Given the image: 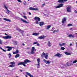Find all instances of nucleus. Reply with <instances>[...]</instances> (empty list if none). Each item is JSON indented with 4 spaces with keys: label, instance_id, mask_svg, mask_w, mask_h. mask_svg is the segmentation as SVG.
<instances>
[{
    "label": "nucleus",
    "instance_id": "nucleus-1",
    "mask_svg": "<svg viewBox=\"0 0 77 77\" xmlns=\"http://www.w3.org/2000/svg\"><path fill=\"white\" fill-rule=\"evenodd\" d=\"M27 62H31V61L28 59H26L24 60V62H20L17 64L18 65H23V64H27Z\"/></svg>",
    "mask_w": 77,
    "mask_h": 77
},
{
    "label": "nucleus",
    "instance_id": "nucleus-2",
    "mask_svg": "<svg viewBox=\"0 0 77 77\" xmlns=\"http://www.w3.org/2000/svg\"><path fill=\"white\" fill-rule=\"evenodd\" d=\"M42 57H44V56H45V58L46 59H48V53H45L44 52H43L42 54Z\"/></svg>",
    "mask_w": 77,
    "mask_h": 77
},
{
    "label": "nucleus",
    "instance_id": "nucleus-3",
    "mask_svg": "<svg viewBox=\"0 0 77 77\" xmlns=\"http://www.w3.org/2000/svg\"><path fill=\"white\" fill-rule=\"evenodd\" d=\"M40 59L39 58H38L37 60V61L38 62V64H36V65L37 66V68H40Z\"/></svg>",
    "mask_w": 77,
    "mask_h": 77
},
{
    "label": "nucleus",
    "instance_id": "nucleus-4",
    "mask_svg": "<svg viewBox=\"0 0 77 77\" xmlns=\"http://www.w3.org/2000/svg\"><path fill=\"white\" fill-rule=\"evenodd\" d=\"M2 38L4 39H11V38H12V37L10 35H7L6 36H3Z\"/></svg>",
    "mask_w": 77,
    "mask_h": 77
},
{
    "label": "nucleus",
    "instance_id": "nucleus-5",
    "mask_svg": "<svg viewBox=\"0 0 77 77\" xmlns=\"http://www.w3.org/2000/svg\"><path fill=\"white\" fill-rule=\"evenodd\" d=\"M29 10L31 11H38L39 8H33L32 7H29Z\"/></svg>",
    "mask_w": 77,
    "mask_h": 77
},
{
    "label": "nucleus",
    "instance_id": "nucleus-6",
    "mask_svg": "<svg viewBox=\"0 0 77 77\" xmlns=\"http://www.w3.org/2000/svg\"><path fill=\"white\" fill-rule=\"evenodd\" d=\"M71 6H69L67 8L66 10L68 12H71Z\"/></svg>",
    "mask_w": 77,
    "mask_h": 77
},
{
    "label": "nucleus",
    "instance_id": "nucleus-7",
    "mask_svg": "<svg viewBox=\"0 0 77 77\" xmlns=\"http://www.w3.org/2000/svg\"><path fill=\"white\" fill-rule=\"evenodd\" d=\"M34 50H35V47H32L31 52V54H34L35 53V52H34Z\"/></svg>",
    "mask_w": 77,
    "mask_h": 77
},
{
    "label": "nucleus",
    "instance_id": "nucleus-8",
    "mask_svg": "<svg viewBox=\"0 0 77 77\" xmlns=\"http://www.w3.org/2000/svg\"><path fill=\"white\" fill-rule=\"evenodd\" d=\"M43 61H44V62L46 63V64H47L48 65H50V63H51V61H50L49 60L47 61L45 59H44Z\"/></svg>",
    "mask_w": 77,
    "mask_h": 77
},
{
    "label": "nucleus",
    "instance_id": "nucleus-9",
    "mask_svg": "<svg viewBox=\"0 0 77 77\" xmlns=\"http://www.w3.org/2000/svg\"><path fill=\"white\" fill-rule=\"evenodd\" d=\"M4 7L5 9H7V11H6V13H7V14H9V12H11V11H9L8 9V7L6 6L5 5H4Z\"/></svg>",
    "mask_w": 77,
    "mask_h": 77
},
{
    "label": "nucleus",
    "instance_id": "nucleus-10",
    "mask_svg": "<svg viewBox=\"0 0 77 77\" xmlns=\"http://www.w3.org/2000/svg\"><path fill=\"white\" fill-rule=\"evenodd\" d=\"M5 48H8L7 50L8 51H10L12 50V47H9V46H6L5 47Z\"/></svg>",
    "mask_w": 77,
    "mask_h": 77
},
{
    "label": "nucleus",
    "instance_id": "nucleus-11",
    "mask_svg": "<svg viewBox=\"0 0 77 77\" xmlns=\"http://www.w3.org/2000/svg\"><path fill=\"white\" fill-rule=\"evenodd\" d=\"M39 24L40 26H42L45 24V23L44 22H39Z\"/></svg>",
    "mask_w": 77,
    "mask_h": 77
},
{
    "label": "nucleus",
    "instance_id": "nucleus-12",
    "mask_svg": "<svg viewBox=\"0 0 77 77\" xmlns=\"http://www.w3.org/2000/svg\"><path fill=\"white\" fill-rule=\"evenodd\" d=\"M55 56L60 57H62V55L59 53H57V54H56L55 55Z\"/></svg>",
    "mask_w": 77,
    "mask_h": 77
},
{
    "label": "nucleus",
    "instance_id": "nucleus-13",
    "mask_svg": "<svg viewBox=\"0 0 77 77\" xmlns=\"http://www.w3.org/2000/svg\"><path fill=\"white\" fill-rule=\"evenodd\" d=\"M35 20H37L38 21H41V19L38 17H35L34 18Z\"/></svg>",
    "mask_w": 77,
    "mask_h": 77
},
{
    "label": "nucleus",
    "instance_id": "nucleus-14",
    "mask_svg": "<svg viewBox=\"0 0 77 77\" xmlns=\"http://www.w3.org/2000/svg\"><path fill=\"white\" fill-rule=\"evenodd\" d=\"M68 0H59L58 1V2L59 3H64L65 2H66Z\"/></svg>",
    "mask_w": 77,
    "mask_h": 77
},
{
    "label": "nucleus",
    "instance_id": "nucleus-15",
    "mask_svg": "<svg viewBox=\"0 0 77 77\" xmlns=\"http://www.w3.org/2000/svg\"><path fill=\"white\" fill-rule=\"evenodd\" d=\"M45 36H39L38 37V39H44V38H45Z\"/></svg>",
    "mask_w": 77,
    "mask_h": 77
},
{
    "label": "nucleus",
    "instance_id": "nucleus-16",
    "mask_svg": "<svg viewBox=\"0 0 77 77\" xmlns=\"http://www.w3.org/2000/svg\"><path fill=\"white\" fill-rule=\"evenodd\" d=\"M21 20V21H23V23H29V22H27V21H26V20H24V19H23L22 18H21L20 19Z\"/></svg>",
    "mask_w": 77,
    "mask_h": 77
},
{
    "label": "nucleus",
    "instance_id": "nucleus-17",
    "mask_svg": "<svg viewBox=\"0 0 77 77\" xmlns=\"http://www.w3.org/2000/svg\"><path fill=\"white\" fill-rule=\"evenodd\" d=\"M65 22H66V18H64L62 19V23H63V24H64Z\"/></svg>",
    "mask_w": 77,
    "mask_h": 77
},
{
    "label": "nucleus",
    "instance_id": "nucleus-18",
    "mask_svg": "<svg viewBox=\"0 0 77 77\" xmlns=\"http://www.w3.org/2000/svg\"><path fill=\"white\" fill-rule=\"evenodd\" d=\"M51 27V25H48V26H47L46 29L47 30H49V29H50V27Z\"/></svg>",
    "mask_w": 77,
    "mask_h": 77
},
{
    "label": "nucleus",
    "instance_id": "nucleus-19",
    "mask_svg": "<svg viewBox=\"0 0 77 77\" xmlns=\"http://www.w3.org/2000/svg\"><path fill=\"white\" fill-rule=\"evenodd\" d=\"M3 20H5V21H9V22L11 21V20H10L7 18H4L3 19Z\"/></svg>",
    "mask_w": 77,
    "mask_h": 77
},
{
    "label": "nucleus",
    "instance_id": "nucleus-20",
    "mask_svg": "<svg viewBox=\"0 0 77 77\" xmlns=\"http://www.w3.org/2000/svg\"><path fill=\"white\" fill-rule=\"evenodd\" d=\"M39 35V33H32V35H34V36H38V35Z\"/></svg>",
    "mask_w": 77,
    "mask_h": 77
},
{
    "label": "nucleus",
    "instance_id": "nucleus-21",
    "mask_svg": "<svg viewBox=\"0 0 77 77\" xmlns=\"http://www.w3.org/2000/svg\"><path fill=\"white\" fill-rule=\"evenodd\" d=\"M64 53L66 54V55H71V53H68L67 52H64Z\"/></svg>",
    "mask_w": 77,
    "mask_h": 77
},
{
    "label": "nucleus",
    "instance_id": "nucleus-22",
    "mask_svg": "<svg viewBox=\"0 0 77 77\" xmlns=\"http://www.w3.org/2000/svg\"><path fill=\"white\" fill-rule=\"evenodd\" d=\"M68 36L69 38H74V35L72 34L69 35Z\"/></svg>",
    "mask_w": 77,
    "mask_h": 77
},
{
    "label": "nucleus",
    "instance_id": "nucleus-23",
    "mask_svg": "<svg viewBox=\"0 0 77 77\" xmlns=\"http://www.w3.org/2000/svg\"><path fill=\"white\" fill-rule=\"evenodd\" d=\"M58 6H59V7H60V8H61V7H63V4H59L58 5Z\"/></svg>",
    "mask_w": 77,
    "mask_h": 77
},
{
    "label": "nucleus",
    "instance_id": "nucleus-24",
    "mask_svg": "<svg viewBox=\"0 0 77 77\" xmlns=\"http://www.w3.org/2000/svg\"><path fill=\"white\" fill-rule=\"evenodd\" d=\"M48 45L49 47H51V44L50 42L49 41L48 42Z\"/></svg>",
    "mask_w": 77,
    "mask_h": 77
},
{
    "label": "nucleus",
    "instance_id": "nucleus-25",
    "mask_svg": "<svg viewBox=\"0 0 77 77\" xmlns=\"http://www.w3.org/2000/svg\"><path fill=\"white\" fill-rule=\"evenodd\" d=\"M11 65H14V64H15V62L14 61L12 62H11L10 63Z\"/></svg>",
    "mask_w": 77,
    "mask_h": 77
},
{
    "label": "nucleus",
    "instance_id": "nucleus-26",
    "mask_svg": "<svg viewBox=\"0 0 77 77\" xmlns=\"http://www.w3.org/2000/svg\"><path fill=\"white\" fill-rule=\"evenodd\" d=\"M14 66H15V65H10L9 66V67H10L11 68H14Z\"/></svg>",
    "mask_w": 77,
    "mask_h": 77
},
{
    "label": "nucleus",
    "instance_id": "nucleus-27",
    "mask_svg": "<svg viewBox=\"0 0 77 77\" xmlns=\"http://www.w3.org/2000/svg\"><path fill=\"white\" fill-rule=\"evenodd\" d=\"M20 56L19 54H17V55L15 56V58H17V57H18Z\"/></svg>",
    "mask_w": 77,
    "mask_h": 77
},
{
    "label": "nucleus",
    "instance_id": "nucleus-28",
    "mask_svg": "<svg viewBox=\"0 0 77 77\" xmlns=\"http://www.w3.org/2000/svg\"><path fill=\"white\" fill-rule=\"evenodd\" d=\"M0 49H1V50H2V51H4V52H6V50L3 49L1 47H0Z\"/></svg>",
    "mask_w": 77,
    "mask_h": 77
},
{
    "label": "nucleus",
    "instance_id": "nucleus-29",
    "mask_svg": "<svg viewBox=\"0 0 77 77\" xmlns=\"http://www.w3.org/2000/svg\"><path fill=\"white\" fill-rule=\"evenodd\" d=\"M14 42L15 45H17L18 42L17 41H14Z\"/></svg>",
    "mask_w": 77,
    "mask_h": 77
},
{
    "label": "nucleus",
    "instance_id": "nucleus-30",
    "mask_svg": "<svg viewBox=\"0 0 77 77\" xmlns=\"http://www.w3.org/2000/svg\"><path fill=\"white\" fill-rule=\"evenodd\" d=\"M8 56H9V58H11V56H12V55H11V53L8 54Z\"/></svg>",
    "mask_w": 77,
    "mask_h": 77
},
{
    "label": "nucleus",
    "instance_id": "nucleus-31",
    "mask_svg": "<svg viewBox=\"0 0 77 77\" xmlns=\"http://www.w3.org/2000/svg\"><path fill=\"white\" fill-rule=\"evenodd\" d=\"M26 74L27 75H29V76L30 75V73H29L28 72H26Z\"/></svg>",
    "mask_w": 77,
    "mask_h": 77
},
{
    "label": "nucleus",
    "instance_id": "nucleus-32",
    "mask_svg": "<svg viewBox=\"0 0 77 77\" xmlns=\"http://www.w3.org/2000/svg\"><path fill=\"white\" fill-rule=\"evenodd\" d=\"M15 52L16 54H17V53H19V50H16Z\"/></svg>",
    "mask_w": 77,
    "mask_h": 77
},
{
    "label": "nucleus",
    "instance_id": "nucleus-33",
    "mask_svg": "<svg viewBox=\"0 0 77 77\" xmlns=\"http://www.w3.org/2000/svg\"><path fill=\"white\" fill-rule=\"evenodd\" d=\"M59 32L58 30H54V32H53V33H56V32Z\"/></svg>",
    "mask_w": 77,
    "mask_h": 77
},
{
    "label": "nucleus",
    "instance_id": "nucleus-34",
    "mask_svg": "<svg viewBox=\"0 0 77 77\" xmlns=\"http://www.w3.org/2000/svg\"><path fill=\"white\" fill-rule=\"evenodd\" d=\"M26 1H24L23 2V4L24 5H26Z\"/></svg>",
    "mask_w": 77,
    "mask_h": 77
},
{
    "label": "nucleus",
    "instance_id": "nucleus-35",
    "mask_svg": "<svg viewBox=\"0 0 77 77\" xmlns=\"http://www.w3.org/2000/svg\"><path fill=\"white\" fill-rule=\"evenodd\" d=\"M61 49L62 50H64L65 49V48L63 47H62L61 48Z\"/></svg>",
    "mask_w": 77,
    "mask_h": 77
},
{
    "label": "nucleus",
    "instance_id": "nucleus-36",
    "mask_svg": "<svg viewBox=\"0 0 77 77\" xmlns=\"http://www.w3.org/2000/svg\"><path fill=\"white\" fill-rule=\"evenodd\" d=\"M68 26H72V25L71 23H69V24H68Z\"/></svg>",
    "mask_w": 77,
    "mask_h": 77
},
{
    "label": "nucleus",
    "instance_id": "nucleus-37",
    "mask_svg": "<svg viewBox=\"0 0 77 77\" xmlns=\"http://www.w3.org/2000/svg\"><path fill=\"white\" fill-rule=\"evenodd\" d=\"M0 44H2V40L0 39Z\"/></svg>",
    "mask_w": 77,
    "mask_h": 77
},
{
    "label": "nucleus",
    "instance_id": "nucleus-38",
    "mask_svg": "<svg viewBox=\"0 0 77 77\" xmlns=\"http://www.w3.org/2000/svg\"><path fill=\"white\" fill-rule=\"evenodd\" d=\"M20 32L22 33H23V32H24V31H23L22 30H21V29L20 30Z\"/></svg>",
    "mask_w": 77,
    "mask_h": 77
},
{
    "label": "nucleus",
    "instance_id": "nucleus-39",
    "mask_svg": "<svg viewBox=\"0 0 77 77\" xmlns=\"http://www.w3.org/2000/svg\"><path fill=\"white\" fill-rule=\"evenodd\" d=\"M77 62V60H75L73 62V63H76V62Z\"/></svg>",
    "mask_w": 77,
    "mask_h": 77
},
{
    "label": "nucleus",
    "instance_id": "nucleus-40",
    "mask_svg": "<svg viewBox=\"0 0 77 77\" xmlns=\"http://www.w3.org/2000/svg\"><path fill=\"white\" fill-rule=\"evenodd\" d=\"M59 45L60 46V47H62V46H63L62 44H61L60 43L59 44Z\"/></svg>",
    "mask_w": 77,
    "mask_h": 77
},
{
    "label": "nucleus",
    "instance_id": "nucleus-41",
    "mask_svg": "<svg viewBox=\"0 0 77 77\" xmlns=\"http://www.w3.org/2000/svg\"><path fill=\"white\" fill-rule=\"evenodd\" d=\"M38 44V42H35L33 43V44Z\"/></svg>",
    "mask_w": 77,
    "mask_h": 77
},
{
    "label": "nucleus",
    "instance_id": "nucleus-42",
    "mask_svg": "<svg viewBox=\"0 0 77 77\" xmlns=\"http://www.w3.org/2000/svg\"><path fill=\"white\" fill-rule=\"evenodd\" d=\"M17 1L18 2H19L20 3H21V2H22V1H21V0H17Z\"/></svg>",
    "mask_w": 77,
    "mask_h": 77
},
{
    "label": "nucleus",
    "instance_id": "nucleus-43",
    "mask_svg": "<svg viewBox=\"0 0 77 77\" xmlns=\"http://www.w3.org/2000/svg\"><path fill=\"white\" fill-rule=\"evenodd\" d=\"M23 17L24 18H25V19H27V17L26 16H23Z\"/></svg>",
    "mask_w": 77,
    "mask_h": 77
},
{
    "label": "nucleus",
    "instance_id": "nucleus-44",
    "mask_svg": "<svg viewBox=\"0 0 77 77\" xmlns=\"http://www.w3.org/2000/svg\"><path fill=\"white\" fill-rule=\"evenodd\" d=\"M54 30V28H53L51 30H50V31H53Z\"/></svg>",
    "mask_w": 77,
    "mask_h": 77
},
{
    "label": "nucleus",
    "instance_id": "nucleus-45",
    "mask_svg": "<svg viewBox=\"0 0 77 77\" xmlns=\"http://www.w3.org/2000/svg\"><path fill=\"white\" fill-rule=\"evenodd\" d=\"M29 77H33V75H31L30 74V75H29Z\"/></svg>",
    "mask_w": 77,
    "mask_h": 77
},
{
    "label": "nucleus",
    "instance_id": "nucleus-46",
    "mask_svg": "<svg viewBox=\"0 0 77 77\" xmlns=\"http://www.w3.org/2000/svg\"><path fill=\"white\" fill-rule=\"evenodd\" d=\"M60 8V7L59 5L56 7V8Z\"/></svg>",
    "mask_w": 77,
    "mask_h": 77
},
{
    "label": "nucleus",
    "instance_id": "nucleus-47",
    "mask_svg": "<svg viewBox=\"0 0 77 77\" xmlns=\"http://www.w3.org/2000/svg\"><path fill=\"white\" fill-rule=\"evenodd\" d=\"M35 23L36 24H38L39 22L38 21H36Z\"/></svg>",
    "mask_w": 77,
    "mask_h": 77
},
{
    "label": "nucleus",
    "instance_id": "nucleus-48",
    "mask_svg": "<svg viewBox=\"0 0 77 77\" xmlns=\"http://www.w3.org/2000/svg\"><path fill=\"white\" fill-rule=\"evenodd\" d=\"M28 54H31V52L30 51H28Z\"/></svg>",
    "mask_w": 77,
    "mask_h": 77
},
{
    "label": "nucleus",
    "instance_id": "nucleus-49",
    "mask_svg": "<svg viewBox=\"0 0 77 77\" xmlns=\"http://www.w3.org/2000/svg\"><path fill=\"white\" fill-rule=\"evenodd\" d=\"M3 36L2 35H0V38H3Z\"/></svg>",
    "mask_w": 77,
    "mask_h": 77
},
{
    "label": "nucleus",
    "instance_id": "nucleus-50",
    "mask_svg": "<svg viewBox=\"0 0 77 77\" xmlns=\"http://www.w3.org/2000/svg\"><path fill=\"white\" fill-rule=\"evenodd\" d=\"M19 71H20V72H23V70H21V69H20Z\"/></svg>",
    "mask_w": 77,
    "mask_h": 77
},
{
    "label": "nucleus",
    "instance_id": "nucleus-51",
    "mask_svg": "<svg viewBox=\"0 0 77 77\" xmlns=\"http://www.w3.org/2000/svg\"><path fill=\"white\" fill-rule=\"evenodd\" d=\"M13 54H16V52H13Z\"/></svg>",
    "mask_w": 77,
    "mask_h": 77
},
{
    "label": "nucleus",
    "instance_id": "nucleus-52",
    "mask_svg": "<svg viewBox=\"0 0 77 77\" xmlns=\"http://www.w3.org/2000/svg\"><path fill=\"white\" fill-rule=\"evenodd\" d=\"M45 4H42V6H45Z\"/></svg>",
    "mask_w": 77,
    "mask_h": 77
},
{
    "label": "nucleus",
    "instance_id": "nucleus-53",
    "mask_svg": "<svg viewBox=\"0 0 77 77\" xmlns=\"http://www.w3.org/2000/svg\"><path fill=\"white\" fill-rule=\"evenodd\" d=\"M65 43H63V44H62L63 45H65Z\"/></svg>",
    "mask_w": 77,
    "mask_h": 77
},
{
    "label": "nucleus",
    "instance_id": "nucleus-54",
    "mask_svg": "<svg viewBox=\"0 0 77 77\" xmlns=\"http://www.w3.org/2000/svg\"><path fill=\"white\" fill-rule=\"evenodd\" d=\"M22 65L24 66H26V65L25 64H23Z\"/></svg>",
    "mask_w": 77,
    "mask_h": 77
},
{
    "label": "nucleus",
    "instance_id": "nucleus-55",
    "mask_svg": "<svg viewBox=\"0 0 77 77\" xmlns=\"http://www.w3.org/2000/svg\"><path fill=\"white\" fill-rule=\"evenodd\" d=\"M26 49H30V48H26Z\"/></svg>",
    "mask_w": 77,
    "mask_h": 77
},
{
    "label": "nucleus",
    "instance_id": "nucleus-56",
    "mask_svg": "<svg viewBox=\"0 0 77 77\" xmlns=\"http://www.w3.org/2000/svg\"><path fill=\"white\" fill-rule=\"evenodd\" d=\"M37 46H39V44L38 43L37 44Z\"/></svg>",
    "mask_w": 77,
    "mask_h": 77
},
{
    "label": "nucleus",
    "instance_id": "nucleus-57",
    "mask_svg": "<svg viewBox=\"0 0 77 77\" xmlns=\"http://www.w3.org/2000/svg\"><path fill=\"white\" fill-rule=\"evenodd\" d=\"M75 13H77V11L75 10Z\"/></svg>",
    "mask_w": 77,
    "mask_h": 77
},
{
    "label": "nucleus",
    "instance_id": "nucleus-58",
    "mask_svg": "<svg viewBox=\"0 0 77 77\" xmlns=\"http://www.w3.org/2000/svg\"><path fill=\"white\" fill-rule=\"evenodd\" d=\"M29 15H31V12H29Z\"/></svg>",
    "mask_w": 77,
    "mask_h": 77
},
{
    "label": "nucleus",
    "instance_id": "nucleus-59",
    "mask_svg": "<svg viewBox=\"0 0 77 77\" xmlns=\"http://www.w3.org/2000/svg\"><path fill=\"white\" fill-rule=\"evenodd\" d=\"M66 65H67V66H69V65H68V63H67Z\"/></svg>",
    "mask_w": 77,
    "mask_h": 77
},
{
    "label": "nucleus",
    "instance_id": "nucleus-60",
    "mask_svg": "<svg viewBox=\"0 0 77 77\" xmlns=\"http://www.w3.org/2000/svg\"><path fill=\"white\" fill-rule=\"evenodd\" d=\"M22 45H23L24 46L25 45V44L23 43V44H22Z\"/></svg>",
    "mask_w": 77,
    "mask_h": 77
},
{
    "label": "nucleus",
    "instance_id": "nucleus-61",
    "mask_svg": "<svg viewBox=\"0 0 77 77\" xmlns=\"http://www.w3.org/2000/svg\"><path fill=\"white\" fill-rule=\"evenodd\" d=\"M71 45H72V44L71 43V44H70V46H71Z\"/></svg>",
    "mask_w": 77,
    "mask_h": 77
},
{
    "label": "nucleus",
    "instance_id": "nucleus-62",
    "mask_svg": "<svg viewBox=\"0 0 77 77\" xmlns=\"http://www.w3.org/2000/svg\"><path fill=\"white\" fill-rule=\"evenodd\" d=\"M72 28H70V30H72Z\"/></svg>",
    "mask_w": 77,
    "mask_h": 77
},
{
    "label": "nucleus",
    "instance_id": "nucleus-63",
    "mask_svg": "<svg viewBox=\"0 0 77 77\" xmlns=\"http://www.w3.org/2000/svg\"><path fill=\"white\" fill-rule=\"evenodd\" d=\"M26 77H28L27 75H26Z\"/></svg>",
    "mask_w": 77,
    "mask_h": 77
},
{
    "label": "nucleus",
    "instance_id": "nucleus-64",
    "mask_svg": "<svg viewBox=\"0 0 77 77\" xmlns=\"http://www.w3.org/2000/svg\"><path fill=\"white\" fill-rule=\"evenodd\" d=\"M76 47L77 48V42L76 43Z\"/></svg>",
    "mask_w": 77,
    "mask_h": 77
}]
</instances>
